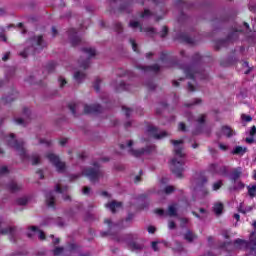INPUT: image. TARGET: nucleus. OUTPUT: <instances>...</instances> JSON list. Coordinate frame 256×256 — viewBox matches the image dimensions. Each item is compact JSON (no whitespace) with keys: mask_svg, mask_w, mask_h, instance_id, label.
Returning <instances> with one entry per match:
<instances>
[{"mask_svg":"<svg viewBox=\"0 0 256 256\" xmlns=\"http://www.w3.org/2000/svg\"><path fill=\"white\" fill-rule=\"evenodd\" d=\"M213 211H214L215 215H217L219 217V215H221L223 213V203L216 202L213 206Z\"/></svg>","mask_w":256,"mask_h":256,"instance_id":"30","label":"nucleus"},{"mask_svg":"<svg viewBox=\"0 0 256 256\" xmlns=\"http://www.w3.org/2000/svg\"><path fill=\"white\" fill-rule=\"evenodd\" d=\"M9 173V168L7 166L0 167V175H7Z\"/></svg>","mask_w":256,"mask_h":256,"instance_id":"53","label":"nucleus"},{"mask_svg":"<svg viewBox=\"0 0 256 256\" xmlns=\"http://www.w3.org/2000/svg\"><path fill=\"white\" fill-rule=\"evenodd\" d=\"M147 133L150 135V137H154V139H164V137L169 136V133L166 131L159 132L155 126H148Z\"/></svg>","mask_w":256,"mask_h":256,"instance_id":"13","label":"nucleus"},{"mask_svg":"<svg viewBox=\"0 0 256 256\" xmlns=\"http://www.w3.org/2000/svg\"><path fill=\"white\" fill-rule=\"evenodd\" d=\"M130 43H131L133 51H135L137 53V43L135 42V40L130 39Z\"/></svg>","mask_w":256,"mask_h":256,"instance_id":"57","label":"nucleus"},{"mask_svg":"<svg viewBox=\"0 0 256 256\" xmlns=\"http://www.w3.org/2000/svg\"><path fill=\"white\" fill-rule=\"evenodd\" d=\"M199 61H201V55L195 54L194 57H193V62H194V63H197V62H199Z\"/></svg>","mask_w":256,"mask_h":256,"instance_id":"61","label":"nucleus"},{"mask_svg":"<svg viewBox=\"0 0 256 256\" xmlns=\"http://www.w3.org/2000/svg\"><path fill=\"white\" fill-rule=\"evenodd\" d=\"M83 53L86 55L85 59H80L78 61L80 69H88L90 65L89 59L97 55V51L94 48H83Z\"/></svg>","mask_w":256,"mask_h":256,"instance_id":"8","label":"nucleus"},{"mask_svg":"<svg viewBox=\"0 0 256 256\" xmlns=\"http://www.w3.org/2000/svg\"><path fill=\"white\" fill-rule=\"evenodd\" d=\"M8 188L10 189V191H12V193H17V191H21V189H23V185L15 182V181H12L8 185Z\"/></svg>","mask_w":256,"mask_h":256,"instance_id":"26","label":"nucleus"},{"mask_svg":"<svg viewBox=\"0 0 256 256\" xmlns=\"http://www.w3.org/2000/svg\"><path fill=\"white\" fill-rule=\"evenodd\" d=\"M256 135V127L252 126L250 129V137H255Z\"/></svg>","mask_w":256,"mask_h":256,"instance_id":"60","label":"nucleus"},{"mask_svg":"<svg viewBox=\"0 0 256 256\" xmlns=\"http://www.w3.org/2000/svg\"><path fill=\"white\" fill-rule=\"evenodd\" d=\"M188 91H191V92L196 91L194 83L188 82Z\"/></svg>","mask_w":256,"mask_h":256,"instance_id":"56","label":"nucleus"},{"mask_svg":"<svg viewBox=\"0 0 256 256\" xmlns=\"http://www.w3.org/2000/svg\"><path fill=\"white\" fill-rule=\"evenodd\" d=\"M223 186V182L218 181L216 183L213 184V191H218V189H221V187Z\"/></svg>","mask_w":256,"mask_h":256,"instance_id":"50","label":"nucleus"},{"mask_svg":"<svg viewBox=\"0 0 256 256\" xmlns=\"http://www.w3.org/2000/svg\"><path fill=\"white\" fill-rule=\"evenodd\" d=\"M74 80L76 81V83H83L85 81V77H87V75L85 74V72L83 71H76L74 72Z\"/></svg>","mask_w":256,"mask_h":256,"instance_id":"22","label":"nucleus"},{"mask_svg":"<svg viewBox=\"0 0 256 256\" xmlns=\"http://www.w3.org/2000/svg\"><path fill=\"white\" fill-rule=\"evenodd\" d=\"M114 29L117 33H123V25L119 22L115 23Z\"/></svg>","mask_w":256,"mask_h":256,"instance_id":"47","label":"nucleus"},{"mask_svg":"<svg viewBox=\"0 0 256 256\" xmlns=\"http://www.w3.org/2000/svg\"><path fill=\"white\" fill-rule=\"evenodd\" d=\"M173 191H175V187H173V186H166L164 189V192L166 193V195H171V193H173Z\"/></svg>","mask_w":256,"mask_h":256,"instance_id":"49","label":"nucleus"},{"mask_svg":"<svg viewBox=\"0 0 256 256\" xmlns=\"http://www.w3.org/2000/svg\"><path fill=\"white\" fill-rule=\"evenodd\" d=\"M174 145V158L171 160L170 169L176 177H183L185 171V153H183V140H171Z\"/></svg>","mask_w":256,"mask_h":256,"instance_id":"1","label":"nucleus"},{"mask_svg":"<svg viewBox=\"0 0 256 256\" xmlns=\"http://www.w3.org/2000/svg\"><path fill=\"white\" fill-rule=\"evenodd\" d=\"M151 11H149V9H145L143 13L140 14V17L142 19H147L149 17H151Z\"/></svg>","mask_w":256,"mask_h":256,"instance_id":"44","label":"nucleus"},{"mask_svg":"<svg viewBox=\"0 0 256 256\" xmlns=\"http://www.w3.org/2000/svg\"><path fill=\"white\" fill-rule=\"evenodd\" d=\"M17 229L15 227H6L1 228V222H0V235H10L11 237H15Z\"/></svg>","mask_w":256,"mask_h":256,"instance_id":"21","label":"nucleus"},{"mask_svg":"<svg viewBox=\"0 0 256 256\" xmlns=\"http://www.w3.org/2000/svg\"><path fill=\"white\" fill-rule=\"evenodd\" d=\"M53 253L55 256H59L63 253V247H56L54 250H53Z\"/></svg>","mask_w":256,"mask_h":256,"instance_id":"52","label":"nucleus"},{"mask_svg":"<svg viewBox=\"0 0 256 256\" xmlns=\"http://www.w3.org/2000/svg\"><path fill=\"white\" fill-rule=\"evenodd\" d=\"M46 158L48 159V161H50V163H52V165H54L58 173H65V169H66L65 162L61 161V159H59V156H57V154L53 152H49L46 154Z\"/></svg>","mask_w":256,"mask_h":256,"instance_id":"7","label":"nucleus"},{"mask_svg":"<svg viewBox=\"0 0 256 256\" xmlns=\"http://www.w3.org/2000/svg\"><path fill=\"white\" fill-rule=\"evenodd\" d=\"M46 204L48 207H55V195L54 192H48L46 194Z\"/></svg>","mask_w":256,"mask_h":256,"instance_id":"25","label":"nucleus"},{"mask_svg":"<svg viewBox=\"0 0 256 256\" xmlns=\"http://www.w3.org/2000/svg\"><path fill=\"white\" fill-rule=\"evenodd\" d=\"M183 71L186 75L187 79H192L193 83H195V79H207L209 74L205 72V70H197V64H191L188 66H184Z\"/></svg>","mask_w":256,"mask_h":256,"instance_id":"4","label":"nucleus"},{"mask_svg":"<svg viewBox=\"0 0 256 256\" xmlns=\"http://www.w3.org/2000/svg\"><path fill=\"white\" fill-rule=\"evenodd\" d=\"M17 205H27L29 203V199L27 197H20L16 200Z\"/></svg>","mask_w":256,"mask_h":256,"instance_id":"39","label":"nucleus"},{"mask_svg":"<svg viewBox=\"0 0 256 256\" xmlns=\"http://www.w3.org/2000/svg\"><path fill=\"white\" fill-rule=\"evenodd\" d=\"M99 83H101V80L97 79V80L95 81V84H94V89H95L96 91H99Z\"/></svg>","mask_w":256,"mask_h":256,"instance_id":"64","label":"nucleus"},{"mask_svg":"<svg viewBox=\"0 0 256 256\" xmlns=\"http://www.w3.org/2000/svg\"><path fill=\"white\" fill-rule=\"evenodd\" d=\"M82 175L85 177H88V179L95 183V181H99L101 178L104 177L105 172L101 170V166L99 165V162H95L93 164V167H88L82 171Z\"/></svg>","mask_w":256,"mask_h":256,"instance_id":"5","label":"nucleus"},{"mask_svg":"<svg viewBox=\"0 0 256 256\" xmlns=\"http://www.w3.org/2000/svg\"><path fill=\"white\" fill-rule=\"evenodd\" d=\"M241 119L246 123H251V121H253V117H251V115H246V114H242Z\"/></svg>","mask_w":256,"mask_h":256,"instance_id":"45","label":"nucleus"},{"mask_svg":"<svg viewBox=\"0 0 256 256\" xmlns=\"http://www.w3.org/2000/svg\"><path fill=\"white\" fill-rule=\"evenodd\" d=\"M205 119H207V115L201 114L197 119L196 122L198 125H203L205 123Z\"/></svg>","mask_w":256,"mask_h":256,"instance_id":"41","label":"nucleus"},{"mask_svg":"<svg viewBox=\"0 0 256 256\" xmlns=\"http://www.w3.org/2000/svg\"><path fill=\"white\" fill-rule=\"evenodd\" d=\"M103 108L99 104H93V105H84V113H101Z\"/></svg>","mask_w":256,"mask_h":256,"instance_id":"18","label":"nucleus"},{"mask_svg":"<svg viewBox=\"0 0 256 256\" xmlns=\"http://www.w3.org/2000/svg\"><path fill=\"white\" fill-rule=\"evenodd\" d=\"M57 66V64H55V62H50L48 65H47V70L49 72L53 71V69H55V67Z\"/></svg>","mask_w":256,"mask_h":256,"instance_id":"55","label":"nucleus"},{"mask_svg":"<svg viewBox=\"0 0 256 256\" xmlns=\"http://www.w3.org/2000/svg\"><path fill=\"white\" fill-rule=\"evenodd\" d=\"M4 141L9 145V147H12V149H15V151L18 153L19 157L25 161V159H29V156L27 155V150H25V142L23 140H16L15 134H10L9 136H5Z\"/></svg>","mask_w":256,"mask_h":256,"instance_id":"3","label":"nucleus"},{"mask_svg":"<svg viewBox=\"0 0 256 256\" xmlns=\"http://www.w3.org/2000/svg\"><path fill=\"white\" fill-rule=\"evenodd\" d=\"M58 83H59V87L61 89H63V87H65V85H67V80L64 77L60 76L58 78Z\"/></svg>","mask_w":256,"mask_h":256,"instance_id":"43","label":"nucleus"},{"mask_svg":"<svg viewBox=\"0 0 256 256\" xmlns=\"http://www.w3.org/2000/svg\"><path fill=\"white\" fill-rule=\"evenodd\" d=\"M116 91H129V85H126L124 82H120L119 86L116 87Z\"/></svg>","mask_w":256,"mask_h":256,"instance_id":"38","label":"nucleus"},{"mask_svg":"<svg viewBox=\"0 0 256 256\" xmlns=\"http://www.w3.org/2000/svg\"><path fill=\"white\" fill-rule=\"evenodd\" d=\"M11 55V52H6L3 57H2V61H9V57Z\"/></svg>","mask_w":256,"mask_h":256,"instance_id":"59","label":"nucleus"},{"mask_svg":"<svg viewBox=\"0 0 256 256\" xmlns=\"http://www.w3.org/2000/svg\"><path fill=\"white\" fill-rule=\"evenodd\" d=\"M239 33H243V30H232L225 38V43H233L239 39Z\"/></svg>","mask_w":256,"mask_h":256,"instance_id":"17","label":"nucleus"},{"mask_svg":"<svg viewBox=\"0 0 256 256\" xmlns=\"http://www.w3.org/2000/svg\"><path fill=\"white\" fill-rule=\"evenodd\" d=\"M69 190V188L67 186L61 188V186L57 185L55 188L56 193H67V191Z\"/></svg>","mask_w":256,"mask_h":256,"instance_id":"42","label":"nucleus"},{"mask_svg":"<svg viewBox=\"0 0 256 256\" xmlns=\"http://www.w3.org/2000/svg\"><path fill=\"white\" fill-rule=\"evenodd\" d=\"M235 135H237V132L233 130V128L225 126V137L231 139V137H235Z\"/></svg>","mask_w":256,"mask_h":256,"instance_id":"31","label":"nucleus"},{"mask_svg":"<svg viewBox=\"0 0 256 256\" xmlns=\"http://www.w3.org/2000/svg\"><path fill=\"white\" fill-rule=\"evenodd\" d=\"M122 111H124L126 117H131V114L133 113V110L127 106H123Z\"/></svg>","mask_w":256,"mask_h":256,"instance_id":"46","label":"nucleus"},{"mask_svg":"<svg viewBox=\"0 0 256 256\" xmlns=\"http://www.w3.org/2000/svg\"><path fill=\"white\" fill-rule=\"evenodd\" d=\"M187 223H189V219L187 218H180V227H186Z\"/></svg>","mask_w":256,"mask_h":256,"instance_id":"54","label":"nucleus"},{"mask_svg":"<svg viewBox=\"0 0 256 256\" xmlns=\"http://www.w3.org/2000/svg\"><path fill=\"white\" fill-rule=\"evenodd\" d=\"M210 171L211 173H221V166H219L218 164H212L210 165Z\"/></svg>","mask_w":256,"mask_h":256,"instance_id":"37","label":"nucleus"},{"mask_svg":"<svg viewBox=\"0 0 256 256\" xmlns=\"http://www.w3.org/2000/svg\"><path fill=\"white\" fill-rule=\"evenodd\" d=\"M247 153V147L242 146H236L232 151V155H240V157H243L244 154Z\"/></svg>","mask_w":256,"mask_h":256,"instance_id":"24","label":"nucleus"},{"mask_svg":"<svg viewBox=\"0 0 256 256\" xmlns=\"http://www.w3.org/2000/svg\"><path fill=\"white\" fill-rule=\"evenodd\" d=\"M133 239H135V236H133V234L127 235L126 243L128 245V249H130V251H143V249L145 248L143 242L135 241Z\"/></svg>","mask_w":256,"mask_h":256,"instance_id":"9","label":"nucleus"},{"mask_svg":"<svg viewBox=\"0 0 256 256\" xmlns=\"http://www.w3.org/2000/svg\"><path fill=\"white\" fill-rule=\"evenodd\" d=\"M120 147L122 149H128V153H130L132 157H143V155H149V153L155 151V146H147L146 148L135 150L133 148V140H129L126 144H121Z\"/></svg>","mask_w":256,"mask_h":256,"instance_id":"6","label":"nucleus"},{"mask_svg":"<svg viewBox=\"0 0 256 256\" xmlns=\"http://www.w3.org/2000/svg\"><path fill=\"white\" fill-rule=\"evenodd\" d=\"M26 46L27 48L20 53L21 57L24 58L28 55H35V53H40V51H43V49L47 47V44L45 43V40H43V36H34L26 42Z\"/></svg>","mask_w":256,"mask_h":256,"instance_id":"2","label":"nucleus"},{"mask_svg":"<svg viewBox=\"0 0 256 256\" xmlns=\"http://www.w3.org/2000/svg\"><path fill=\"white\" fill-rule=\"evenodd\" d=\"M104 223H106V225H108L109 227V232L104 233V235H115V231H121V229H124L125 226H123V222L119 223V224H113V222H111V219H105Z\"/></svg>","mask_w":256,"mask_h":256,"instance_id":"14","label":"nucleus"},{"mask_svg":"<svg viewBox=\"0 0 256 256\" xmlns=\"http://www.w3.org/2000/svg\"><path fill=\"white\" fill-rule=\"evenodd\" d=\"M105 207L109 210H111L112 213H117L119 209H121V202L112 201L105 205Z\"/></svg>","mask_w":256,"mask_h":256,"instance_id":"20","label":"nucleus"},{"mask_svg":"<svg viewBox=\"0 0 256 256\" xmlns=\"http://www.w3.org/2000/svg\"><path fill=\"white\" fill-rule=\"evenodd\" d=\"M152 249L153 251H159V246L157 242H152Z\"/></svg>","mask_w":256,"mask_h":256,"instance_id":"62","label":"nucleus"},{"mask_svg":"<svg viewBox=\"0 0 256 256\" xmlns=\"http://www.w3.org/2000/svg\"><path fill=\"white\" fill-rule=\"evenodd\" d=\"M182 41H184V43H187L188 45H195L196 43V40L191 38V36L187 34L182 35Z\"/></svg>","mask_w":256,"mask_h":256,"instance_id":"33","label":"nucleus"},{"mask_svg":"<svg viewBox=\"0 0 256 256\" xmlns=\"http://www.w3.org/2000/svg\"><path fill=\"white\" fill-rule=\"evenodd\" d=\"M69 39H70L72 45H79V43L81 41V36H78L77 30L71 29L69 31Z\"/></svg>","mask_w":256,"mask_h":256,"instance_id":"19","label":"nucleus"},{"mask_svg":"<svg viewBox=\"0 0 256 256\" xmlns=\"http://www.w3.org/2000/svg\"><path fill=\"white\" fill-rule=\"evenodd\" d=\"M72 115H77V111H79V107H81L80 104H77V103H70L68 105Z\"/></svg>","mask_w":256,"mask_h":256,"instance_id":"35","label":"nucleus"},{"mask_svg":"<svg viewBox=\"0 0 256 256\" xmlns=\"http://www.w3.org/2000/svg\"><path fill=\"white\" fill-rule=\"evenodd\" d=\"M184 239H185V241H188V243H193V241H195V239H197V235H195V233H193L191 230H188L184 234Z\"/></svg>","mask_w":256,"mask_h":256,"instance_id":"28","label":"nucleus"},{"mask_svg":"<svg viewBox=\"0 0 256 256\" xmlns=\"http://www.w3.org/2000/svg\"><path fill=\"white\" fill-rule=\"evenodd\" d=\"M168 227H169V229H175V227H177V225L175 224V222L169 221L168 222Z\"/></svg>","mask_w":256,"mask_h":256,"instance_id":"63","label":"nucleus"},{"mask_svg":"<svg viewBox=\"0 0 256 256\" xmlns=\"http://www.w3.org/2000/svg\"><path fill=\"white\" fill-rule=\"evenodd\" d=\"M35 235H38L41 241H45V233L39 230L36 226H32L29 228V232H27V237H29V239H33Z\"/></svg>","mask_w":256,"mask_h":256,"instance_id":"15","label":"nucleus"},{"mask_svg":"<svg viewBox=\"0 0 256 256\" xmlns=\"http://www.w3.org/2000/svg\"><path fill=\"white\" fill-rule=\"evenodd\" d=\"M129 27H131V29L138 28L140 33H146L148 37H153L157 33V31H155V28H151V27L144 28L143 26H141L139 21H135V20L130 21Z\"/></svg>","mask_w":256,"mask_h":256,"instance_id":"10","label":"nucleus"},{"mask_svg":"<svg viewBox=\"0 0 256 256\" xmlns=\"http://www.w3.org/2000/svg\"><path fill=\"white\" fill-rule=\"evenodd\" d=\"M203 103V100L201 98H195L192 103L186 104V107H193L195 105H201Z\"/></svg>","mask_w":256,"mask_h":256,"instance_id":"40","label":"nucleus"},{"mask_svg":"<svg viewBox=\"0 0 256 256\" xmlns=\"http://www.w3.org/2000/svg\"><path fill=\"white\" fill-rule=\"evenodd\" d=\"M30 159L32 165H39V163H41V156H39V154H32Z\"/></svg>","mask_w":256,"mask_h":256,"instance_id":"36","label":"nucleus"},{"mask_svg":"<svg viewBox=\"0 0 256 256\" xmlns=\"http://www.w3.org/2000/svg\"><path fill=\"white\" fill-rule=\"evenodd\" d=\"M241 168H235L231 175H230V180L231 182L233 181H239V177H241Z\"/></svg>","mask_w":256,"mask_h":256,"instance_id":"27","label":"nucleus"},{"mask_svg":"<svg viewBox=\"0 0 256 256\" xmlns=\"http://www.w3.org/2000/svg\"><path fill=\"white\" fill-rule=\"evenodd\" d=\"M38 143H39V145H45L46 147H50L51 140L39 139Z\"/></svg>","mask_w":256,"mask_h":256,"instance_id":"48","label":"nucleus"},{"mask_svg":"<svg viewBox=\"0 0 256 256\" xmlns=\"http://www.w3.org/2000/svg\"><path fill=\"white\" fill-rule=\"evenodd\" d=\"M246 143H248L249 145L255 143V138H253V136L248 137L245 139Z\"/></svg>","mask_w":256,"mask_h":256,"instance_id":"58","label":"nucleus"},{"mask_svg":"<svg viewBox=\"0 0 256 256\" xmlns=\"http://www.w3.org/2000/svg\"><path fill=\"white\" fill-rule=\"evenodd\" d=\"M234 247H236V249H243V247L247 248L249 247V241L238 238L234 241Z\"/></svg>","mask_w":256,"mask_h":256,"instance_id":"23","label":"nucleus"},{"mask_svg":"<svg viewBox=\"0 0 256 256\" xmlns=\"http://www.w3.org/2000/svg\"><path fill=\"white\" fill-rule=\"evenodd\" d=\"M167 33H169V29L167 28V26H164L162 28V31L160 32V37L162 38L167 37Z\"/></svg>","mask_w":256,"mask_h":256,"instance_id":"51","label":"nucleus"},{"mask_svg":"<svg viewBox=\"0 0 256 256\" xmlns=\"http://www.w3.org/2000/svg\"><path fill=\"white\" fill-rule=\"evenodd\" d=\"M248 247H250V251H256V236L253 233L250 236Z\"/></svg>","mask_w":256,"mask_h":256,"instance_id":"32","label":"nucleus"},{"mask_svg":"<svg viewBox=\"0 0 256 256\" xmlns=\"http://www.w3.org/2000/svg\"><path fill=\"white\" fill-rule=\"evenodd\" d=\"M243 189H245V183L240 180L232 181V185L228 187L230 193H239V191H243Z\"/></svg>","mask_w":256,"mask_h":256,"instance_id":"16","label":"nucleus"},{"mask_svg":"<svg viewBox=\"0 0 256 256\" xmlns=\"http://www.w3.org/2000/svg\"><path fill=\"white\" fill-rule=\"evenodd\" d=\"M155 213L161 217H177V204L169 205L167 212L163 209H156Z\"/></svg>","mask_w":256,"mask_h":256,"instance_id":"11","label":"nucleus"},{"mask_svg":"<svg viewBox=\"0 0 256 256\" xmlns=\"http://www.w3.org/2000/svg\"><path fill=\"white\" fill-rule=\"evenodd\" d=\"M248 189V195L251 199H254L256 197V184L247 186Z\"/></svg>","mask_w":256,"mask_h":256,"instance_id":"34","label":"nucleus"},{"mask_svg":"<svg viewBox=\"0 0 256 256\" xmlns=\"http://www.w3.org/2000/svg\"><path fill=\"white\" fill-rule=\"evenodd\" d=\"M138 69H141L142 71H153L154 73H157L160 67L159 65L155 64L152 66H139Z\"/></svg>","mask_w":256,"mask_h":256,"instance_id":"29","label":"nucleus"},{"mask_svg":"<svg viewBox=\"0 0 256 256\" xmlns=\"http://www.w3.org/2000/svg\"><path fill=\"white\" fill-rule=\"evenodd\" d=\"M22 115L23 117L14 118V122L16 123V125H27V123L31 119V110L29 108H24Z\"/></svg>","mask_w":256,"mask_h":256,"instance_id":"12","label":"nucleus"}]
</instances>
